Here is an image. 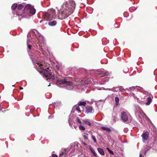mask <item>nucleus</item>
I'll use <instances>...</instances> for the list:
<instances>
[{
  "label": "nucleus",
  "instance_id": "obj_1",
  "mask_svg": "<svg viewBox=\"0 0 157 157\" xmlns=\"http://www.w3.org/2000/svg\"><path fill=\"white\" fill-rule=\"evenodd\" d=\"M31 40L36 42L39 46V49L43 55L47 56L48 52L44 50L46 49V45L42 35L35 29L29 32L27 35V43L28 48L32 51H29V54L36 70L41 75L47 78V79L51 78L56 80V84L58 86L64 88L68 90H72L73 87L76 85L73 82L65 79H57V77H54L52 75L49 71V67H47L45 62L39 59L40 52L37 50H33L32 45L29 44L28 42H30Z\"/></svg>",
  "mask_w": 157,
  "mask_h": 157
},
{
  "label": "nucleus",
  "instance_id": "obj_2",
  "mask_svg": "<svg viewBox=\"0 0 157 157\" xmlns=\"http://www.w3.org/2000/svg\"><path fill=\"white\" fill-rule=\"evenodd\" d=\"M17 5L16 3L13 4L11 8L13 10V16L14 17L18 16L20 20L23 18H29L34 14L36 12V10L33 6L30 4H28L25 6L22 11V13L20 14L19 12H17Z\"/></svg>",
  "mask_w": 157,
  "mask_h": 157
},
{
  "label": "nucleus",
  "instance_id": "obj_3",
  "mask_svg": "<svg viewBox=\"0 0 157 157\" xmlns=\"http://www.w3.org/2000/svg\"><path fill=\"white\" fill-rule=\"evenodd\" d=\"M75 7V3L73 1L64 2L61 6L60 10H58L59 16L61 15V19L66 18L73 13Z\"/></svg>",
  "mask_w": 157,
  "mask_h": 157
},
{
  "label": "nucleus",
  "instance_id": "obj_4",
  "mask_svg": "<svg viewBox=\"0 0 157 157\" xmlns=\"http://www.w3.org/2000/svg\"><path fill=\"white\" fill-rule=\"evenodd\" d=\"M55 10L53 9L49 10L48 12H45L44 15V18L46 21H49L48 24L50 26H55L57 23L55 21H52V19L55 18Z\"/></svg>",
  "mask_w": 157,
  "mask_h": 157
},
{
  "label": "nucleus",
  "instance_id": "obj_5",
  "mask_svg": "<svg viewBox=\"0 0 157 157\" xmlns=\"http://www.w3.org/2000/svg\"><path fill=\"white\" fill-rule=\"evenodd\" d=\"M121 120L124 122L128 121L131 117L127 111L125 110H121Z\"/></svg>",
  "mask_w": 157,
  "mask_h": 157
},
{
  "label": "nucleus",
  "instance_id": "obj_6",
  "mask_svg": "<svg viewBox=\"0 0 157 157\" xmlns=\"http://www.w3.org/2000/svg\"><path fill=\"white\" fill-rule=\"evenodd\" d=\"M136 115L139 121L141 123L143 122L144 121V119L145 117L146 118H148L146 115L141 111L136 112Z\"/></svg>",
  "mask_w": 157,
  "mask_h": 157
},
{
  "label": "nucleus",
  "instance_id": "obj_7",
  "mask_svg": "<svg viewBox=\"0 0 157 157\" xmlns=\"http://www.w3.org/2000/svg\"><path fill=\"white\" fill-rule=\"evenodd\" d=\"M153 97L150 94L149 95H147L144 97L143 99H142L141 100H140L138 99V102H143L144 101L145 99H147V102L146 103V105H149L152 101V99Z\"/></svg>",
  "mask_w": 157,
  "mask_h": 157
},
{
  "label": "nucleus",
  "instance_id": "obj_8",
  "mask_svg": "<svg viewBox=\"0 0 157 157\" xmlns=\"http://www.w3.org/2000/svg\"><path fill=\"white\" fill-rule=\"evenodd\" d=\"M85 108V113L87 114L92 113L94 112V109L91 106L88 105Z\"/></svg>",
  "mask_w": 157,
  "mask_h": 157
},
{
  "label": "nucleus",
  "instance_id": "obj_9",
  "mask_svg": "<svg viewBox=\"0 0 157 157\" xmlns=\"http://www.w3.org/2000/svg\"><path fill=\"white\" fill-rule=\"evenodd\" d=\"M149 134L148 132H144L141 135L143 138V140L144 141L147 140L149 137Z\"/></svg>",
  "mask_w": 157,
  "mask_h": 157
},
{
  "label": "nucleus",
  "instance_id": "obj_10",
  "mask_svg": "<svg viewBox=\"0 0 157 157\" xmlns=\"http://www.w3.org/2000/svg\"><path fill=\"white\" fill-rule=\"evenodd\" d=\"M123 87L120 86L119 87H116L113 88L112 89H109V90H111L114 92H117L119 90H121L122 89H123Z\"/></svg>",
  "mask_w": 157,
  "mask_h": 157
},
{
  "label": "nucleus",
  "instance_id": "obj_11",
  "mask_svg": "<svg viewBox=\"0 0 157 157\" xmlns=\"http://www.w3.org/2000/svg\"><path fill=\"white\" fill-rule=\"evenodd\" d=\"M24 6L22 4L17 5V12H19V14H21V10L23 8Z\"/></svg>",
  "mask_w": 157,
  "mask_h": 157
},
{
  "label": "nucleus",
  "instance_id": "obj_12",
  "mask_svg": "<svg viewBox=\"0 0 157 157\" xmlns=\"http://www.w3.org/2000/svg\"><path fill=\"white\" fill-rule=\"evenodd\" d=\"M110 73L108 72H104L100 74L101 76H99L100 77H103L106 76H108L109 75Z\"/></svg>",
  "mask_w": 157,
  "mask_h": 157
},
{
  "label": "nucleus",
  "instance_id": "obj_13",
  "mask_svg": "<svg viewBox=\"0 0 157 157\" xmlns=\"http://www.w3.org/2000/svg\"><path fill=\"white\" fill-rule=\"evenodd\" d=\"M83 121L84 123L86 125L89 126H90L91 125V123L89 120L88 119H85L83 120Z\"/></svg>",
  "mask_w": 157,
  "mask_h": 157
},
{
  "label": "nucleus",
  "instance_id": "obj_14",
  "mask_svg": "<svg viewBox=\"0 0 157 157\" xmlns=\"http://www.w3.org/2000/svg\"><path fill=\"white\" fill-rule=\"evenodd\" d=\"M89 149L90 150L91 152L93 153L95 157H97V154L95 152L94 149L92 148V147L91 146H90L89 147Z\"/></svg>",
  "mask_w": 157,
  "mask_h": 157
},
{
  "label": "nucleus",
  "instance_id": "obj_15",
  "mask_svg": "<svg viewBox=\"0 0 157 157\" xmlns=\"http://www.w3.org/2000/svg\"><path fill=\"white\" fill-rule=\"evenodd\" d=\"M62 151L61 152L60 154V155L59 156V157H61L62 155H63L64 154H66L67 152V150L65 149H62Z\"/></svg>",
  "mask_w": 157,
  "mask_h": 157
},
{
  "label": "nucleus",
  "instance_id": "obj_16",
  "mask_svg": "<svg viewBox=\"0 0 157 157\" xmlns=\"http://www.w3.org/2000/svg\"><path fill=\"white\" fill-rule=\"evenodd\" d=\"M137 87V86H132L129 88H126V90L129 91H132L135 90L136 88Z\"/></svg>",
  "mask_w": 157,
  "mask_h": 157
},
{
  "label": "nucleus",
  "instance_id": "obj_17",
  "mask_svg": "<svg viewBox=\"0 0 157 157\" xmlns=\"http://www.w3.org/2000/svg\"><path fill=\"white\" fill-rule=\"evenodd\" d=\"M101 128L102 129V130L105 131H107L108 132H111V130L110 128H109L102 126L101 127Z\"/></svg>",
  "mask_w": 157,
  "mask_h": 157
},
{
  "label": "nucleus",
  "instance_id": "obj_18",
  "mask_svg": "<svg viewBox=\"0 0 157 157\" xmlns=\"http://www.w3.org/2000/svg\"><path fill=\"white\" fill-rule=\"evenodd\" d=\"M98 151L99 153L102 155H105L104 152L102 149L100 148H98Z\"/></svg>",
  "mask_w": 157,
  "mask_h": 157
},
{
  "label": "nucleus",
  "instance_id": "obj_19",
  "mask_svg": "<svg viewBox=\"0 0 157 157\" xmlns=\"http://www.w3.org/2000/svg\"><path fill=\"white\" fill-rule=\"evenodd\" d=\"M88 134L85 133H83L82 134V136L85 140H88Z\"/></svg>",
  "mask_w": 157,
  "mask_h": 157
},
{
  "label": "nucleus",
  "instance_id": "obj_20",
  "mask_svg": "<svg viewBox=\"0 0 157 157\" xmlns=\"http://www.w3.org/2000/svg\"><path fill=\"white\" fill-rule=\"evenodd\" d=\"M86 104V101H83V102H79V103L78 105L80 106H81L83 105L84 106H85Z\"/></svg>",
  "mask_w": 157,
  "mask_h": 157
},
{
  "label": "nucleus",
  "instance_id": "obj_21",
  "mask_svg": "<svg viewBox=\"0 0 157 157\" xmlns=\"http://www.w3.org/2000/svg\"><path fill=\"white\" fill-rule=\"evenodd\" d=\"M119 98L117 97H116L115 98V101L116 102V106H117L119 104Z\"/></svg>",
  "mask_w": 157,
  "mask_h": 157
},
{
  "label": "nucleus",
  "instance_id": "obj_22",
  "mask_svg": "<svg viewBox=\"0 0 157 157\" xmlns=\"http://www.w3.org/2000/svg\"><path fill=\"white\" fill-rule=\"evenodd\" d=\"M79 128L80 130H85V128L83 126L81 125H79Z\"/></svg>",
  "mask_w": 157,
  "mask_h": 157
},
{
  "label": "nucleus",
  "instance_id": "obj_23",
  "mask_svg": "<svg viewBox=\"0 0 157 157\" xmlns=\"http://www.w3.org/2000/svg\"><path fill=\"white\" fill-rule=\"evenodd\" d=\"M76 121L77 122H78L79 124H82V122L78 117H77L76 118Z\"/></svg>",
  "mask_w": 157,
  "mask_h": 157
},
{
  "label": "nucleus",
  "instance_id": "obj_24",
  "mask_svg": "<svg viewBox=\"0 0 157 157\" xmlns=\"http://www.w3.org/2000/svg\"><path fill=\"white\" fill-rule=\"evenodd\" d=\"M80 106H78L76 108V110L78 111V113H80L81 112V111L80 110V108L79 107Z\"/></svg>",
  "mask_w": 157,
  "mask_h": 157
},
{
  "label": "nucleus",
  "instance_id": "obj_25",
  "mask_svg": "<svg viewBox=\"0 0 157 157\" xmlns=\"http://www.w3.org/2000/svg\"><path fill=\"white\" fill-rule=\"evenodd\" d=\"M109 79V78L108 77H106L104 78L103 80L104 82H106L108 81Z\"/></svg>",
  "mask_w": 157,
  "mask_h": 157
},
{
  "label": "nucleus",
  "instance_id": "obj_26",
  "mask_svg": "<svg viewBox=\"0 0 157 157\" xmlns=\"http://www.w3.org/2000/svg\"><path fill=\"white\" fill-rule=\"evenodd\" d=\"M107 149L108 151V152L111 154L112 155L114 154V153L113 151L110 150L109 148H107Z\"/></svg>",
  "mask_w": 157,
  "mask_h": 157
},
{
  "label": "nucleus",
  "instance_id": "obj_27",
  "mask_svg": "<svg viewBox=\"0 0 157 157\" xmlns=\"http://www.w3.org/2000/svg\"><path fill=\"white\" fill-rule=\"evenodd\" d=\"M91 137H92V139L94 141V142L95 143H96L97 142V141H96V139L95 138V137L93 135H92L91 136Z\"/></svg>",
  "mask_w": 157,
  "mask_h": 157
},
{
  "label": "nucleus",
  "instance_id": "obj_28",
  "mask_svg": "<svg viewBox=\"0 0 157 157\" xmlns=\"http://www.w3.org/2000/svg\"><path fill=\"white\" fill-rule=\"evenodd\" d=\"M52 157H58V156L57 155L54 154H52Z\"/></svg>",
  "mask_w": 157,
  "mask_h": 157
},
{
  "label": "nucleus",
  "instance_id": "obj_29",
  "mask_svg": "<svg viewBox=\"0 0 157 157\" xmlns=\"http://www.w3.org/2000/svg\"><path fill=\"white\" fill-rule=\"evenodd\" d=\"M117 117L116 116V115H115L114 118V119H113V121H114L115 122L116 121V118H117Z\"/></svg>",
  "mask_w": 157,
  "mask_h": 157
},
{
  "label": "nucleus",
  "instance_id": "obj_30",
  "mask_svg": "<svg viewBox=\"0 0 157 157\" xmlns=\"http://www.w3.org/2000/svg\"><path fill=\"white\" fill-rule=\"evenodd\" d=\"M130 95H131V96H134V94L132 93H131L130 94Z\"/></svg>",
  "mask_w": 157,
  "mask_h": 157
},
{
  "label": "nucleus",
  "instance_id": "obj_31",
  "mask_svg": "<svg viewBox=\"0 0 157 157\" xmlns=\"http://www.w3.org/2000/svg\"><path fill=\"white\" fill-rule=\"evenodd\" d=\"M139 157H142V155L141 152L140 153Z\"/></svg>",
  "mask_w": 157,
  "mask_h": 157
},
{
  "label": "nucleus",
  "instance_id": "obj_32",
  "mask_svg": "<svg viewBox=\"0 0 157 157\" xmlns=\"http://www.w3.org/2000/svg\"><path fill=\"white\" fill-rule=\"evenodd\" d=\"M1 108H2V107H1V105H0V111L2 110Z\"/></svg>",
  "mask_w": 157,
  "mask_h": 157
},
{
  "label": "nucleus",
  "instance_id": "obj_33",
  "mask_svg": "<svg viewBox=\"0 0 157 157\" xmlns=\"http://www.w3.org/2000/svg\"><path fill=\"white\" fill-rule=\"evenodd\" d=\"M23 89V87H20V90H22Z\"/></svg>",
  "mask_w": 157,
  "mask_h": 157
},
{
  "label": "nucleus",
  "instance_id": "obj_34",
  "mask_svg": "<svg viewBox=\"0 0 157 157\" xmlns=\"http://www.w3.org/2000/svg\"><path fill=\"white\" fill-rule=\"evenodd\" d=\"M51 84L49 83L48 85V86H50Z\"/></svg>",
  "mask_w": 157,
  "mask_h": 157
},
{
  "label": "nucleus",
  "instance_id": "obj_35",
  "mask_svg": "<svg viewBox=\"0 0 157 157\" xmlns=\"http://www.w3.org/2000/svg\"><path fill=\"white\" fill-rule=\"evenodd\" d=\"M113 115L115 114V113H113Z\"/></svg>",
  "mask_w": 157,
  "mask_h": 157
},
{
  "label": "nucleus",
  "instance_id": "obj_36",
  "mask_svg": "<svg viewBox=\"0 0 157 157\" xmlns=\"http://www.w3.org/2000/svg\"><path fill=\"white\" fill-rule=\"evenodd\" d=\"M84 144L85 145H86V143H84Z\"/></svg>",
  "mask_w": 157,
  "mask_h": 157
},
{
  "label": "nucleus",
  "instance_id": "obj_37",
  "mask_svg": "<svg viewBox=\"0 0 157 157\" xmlns=\"http://www.w3.org/2000/svg\"><path fill=\"white\" fill-rule=\"evenodd\" d=\"M96 105H97V106L98 107V105H97V104H96Z\"/></svg>",
  "mask_w": 157,
  "mask_h": 157
},
{
  "label": "nucleus",
  "instance_id": "obj_38",
  "mask_svg": "<svg viewBox=\"0 0 157 157\" xmlns=\"http://www.w3.org/2000/svg\"><path fill=\"white\" fill-rule=\"evenodd\" d=\"M14 86V85H12V86Z\"/></svg>",
  "mask_w": 157,
  "mask_h": 157
}]
</instances>
